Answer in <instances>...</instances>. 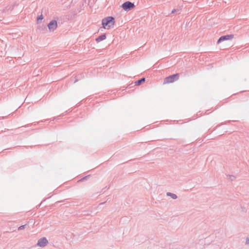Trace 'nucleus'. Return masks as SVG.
I'll use <instances>...</instances> for the list:
<instances>
[{
  "mask_svg": "<svg viewBox=\"0 0 249 249\" xmlns=\"http://www.w3.org/2000/svg\"><path fill=\"white\" fill-rule=\"evenodd\" d=\"M115 19L112 17H107L102 19V24L105 29H109L114 26Z\"/></svg>",
  "mask_w": 249,
  "mask_h": 249,
  "instance_id": "obj_1",
  "label": "nucleus"
},
{
  "mask_svg": "<svg viewBox=\"0 0 249 249\" xmlns=\"http://www.w3.org/2000/svg\"><path fill=\"white\" fill-rule=\"evenodd\" d=\"M179 78V73H176L169 76L166 77L164 80V83H170L175 82Z\"/></svg>",
  "mask_w": 249,
  "mask_h": 249,
  "instance_id": "obj_2",
  "label": "nucleus"
},
{
  "mask_svg": "<svg viewBox=\"0 0 249 249\" xmlns=\"http://www.w3.org/2000/svg\"><path fill=\"white\" fill-rule=\"evenodd\" d=\"M135 7L134 4L130 1H127L122 5V7L125 11H129Z\"/></svg>",
  "mask_w": 249,
  "mask_h": 249,
  "instance_id": "obj_3",
  "label": "nucleus"
},
{
  "mask_svg": "<svg viewBox=\"0 0 249 249\" xmlns=\"http://www.w3.org/2000/svg\"><path fill=\"white\" fill-rule=\"evenodd\" d=\"M49 30L51 32L54 31L57 27V22L55 20H52L47 25Z\"/></svg>",
  "mask_w": 249,
  "mask_h": 249,
  "instance_id": "obj_4",
  "label": "nucleus"
},
{
  "mask_svg": "<svg viewBox=\"0 0 249 249\" xmlns=\"http://www.w3.org/2000/svg\"><path fill=\"white\" fill-rule=\"evenodd\" d=\"M48 241L46 237H42L40 238L37 242V245L40 247L43 248L45 247Z\"/></svg>",
  "mask_w": 249,
  "mask_h": 249,
  "instance_id": "obj_5",
  "label": "nucleus"
},
{
  "mask_svg": "<svg viewBox=\"0 0 249 249\" xmlns=\"http://www.w3.org/2000/svg\"><path fill=\"white\" fill-rule=\"evenodd\" d=\"M234 37L233 35H227L225 36H223L220 37V38L217 40V43L219 44L220 42L227 40H231Z\"/></svg>",
  "mask_w": 249,
  "mask_h": 249,
  "instance_id": "obj_6",
  "label": "nucleus"
},
{
  "mask_svg": "<svg viewBox=\"0 0 249 249\" xmlns=\"http://www.w3.org/2000/svg\"><path fill=\"white\" fill-rule=\"evenodd\" d=\"M106 38V34H102L101 36H99L96 39V41L97 42H99L103 40H105Z\"/></svg>",
  "mask_w": 249,
  "mask_h": 249,
  "instance_id": "obj_7",
  "label": "nucleus"
},
{
  "mask_svg": "<svg viewBox=\"0 0 249 249\" xmlns=\"http://www.w3.org/2000/svg\"><path fill=\"white\" fill-rule=\"evenodd\" d=\"M145 78H142L135 82V85L139 86L141 84H142L143 82H144L145 81Z\"/></svg>",
  "mask_w": 249,
  "mask_h": 249,
  "instance_id": "obj_8",
  "label": "nucleus"
},
{
  "mask_svg": "<svg viewBox=\"0 0 249 249\" xmlns=\"http://www.w3.org/2000/svg\"><path fill=\"white\" fill-rule=\"evenodd\" d=\"M166 195L167 196L171 197V198H172L174 199H176L178 197L177 196L176 194L170 193V192L167 193Z\"/></svg>",
  "mask_w": 249,
  "mask_h": 249,
  "instance_id": "obj_9",
  "label": "nucleus"
},
{
  "mask_svg": "<svg viewBox=\"0 0 249 249\" xmlns=\"http://www.w3.org/2000/svg\"><path fill=\"white\" fill-rule=\"evenodd\" d=\"M227 177H228V179L232 181L235 179V177L232 175H227Z\"/></svg>",
  "mask_w": 249,
  "mask_h": 249,
  "instance_id": "obj_10",
  "label": "nucleus"
},
{
  "mask_svg": "<svg viewBox=\"0 0 249 249\" xmlns=\"http://www.w3.org/2000/svg\"><path fill=\"white\" fill-rule=\"evenodd\" d=\"M171 13L172 14H174V13H178V14H180V10L179 9H173Z\"/></svg>",
  "mask_w": 249,
  "mask_h": 249,
  "instance_id": "obj_11",
  "label": "nucleus"
},
{
  "mask_svg": "<svg viewBox=\"0 0 249 249\" xmlns=\"http://www.w3.org/2000/svg\"><path fill=\"white\" fill-rule=\"evenodd\" d=\"M43 18L42 15H40L37 19V22H39L40 20H42Z\"/></svg>",
  "mask_w": 249,
  "mask_h": 249,
  "instance_id": "obj_12",
  "label": "nucleus"
},
{
  "mask_svg": "<svg viewBox=\"0 0 249 249\" xmlns=\"http://www.w3.org/2000/svg\"><path fill=\"white\" fill-rule=\"evenodd\" d=\"M26 226V225L20 226L18 228V230H19V231L22 230L24 229Z\"/></svg>",
  "mask_w": 249,
  "mask_h": 249,
  "instance_id": "obj_13",
  "label": "nucleus"
},
{
  "mask_svg": "<svg viewBox=\"0 0 249 249\" xmlns=\"http://www.w3.org/2000/svg\"><path fill=\"white\" fill-rule=\"evenodd\" d=\"M245 244L247 245H249V237H247L246 239Z\"/></svg>",
  "mask_w": 249,
  "mask_h": 249,
  "instance_id": "obj_14",
  "label": "nucleus"
},
{
  "mask_svg": "<svg viewBox=\"0 0 249 249\" xmlns=\"http://www.w3.org/2000/svg\"><path fill=\"white\" fill-rule=\"evenodd\" d=\"M31 125V124H27V125H25L24 126H25V127H29V126H30Z\"/></svg>",
  "mask_w": 249,
  "mask_h": 249,
  "instance_id": "obj_15",
  "label": "nucleus"
},
{
  "mask_svg": "<svg viewBox=\"0 0 249 249\" xmlns=\"http://www.w3.org/2000/svg\"><path fill=\"white\" fill-rule=\"evenodd\" d=\"M64 200H61V201H58L57 202H63Z\"/></svg>",
  "mask_w": 249,
  "mask_h": 249,
  "instance_id": "obj_16",
  "label": "nucleus"
},
{
  "mask_svg": "<svg viewBox=\"0 0 249 249\" xmlns=\"http://www.w3.org/2000/svg\"><path fill=\"white\" fill-rule=\"evenodd\" d=\"M77 81V80H76L75 81H74V83L76 82V81Z\"/></svg>",
  "mask_w": 249,
  "mask_h": 249,
  "instance_id": "obj_17",
  "label": "nucleus"
},
{
  "mask_svg": "<svg viewBox=\"0 0 249 249\" xmlns=\"http://www.w3.org/2000/svg\"><path fill=\"white\" fill-rule=\"evenodd\" d=\"M34 124H35V125H36V122H35V123H34Z\"/></svg>",
  "mask_w": 249,
  "mask_h": 249,
  "instance_id": "obj_18",
  "label": "nucleus"
}]
</instances>
